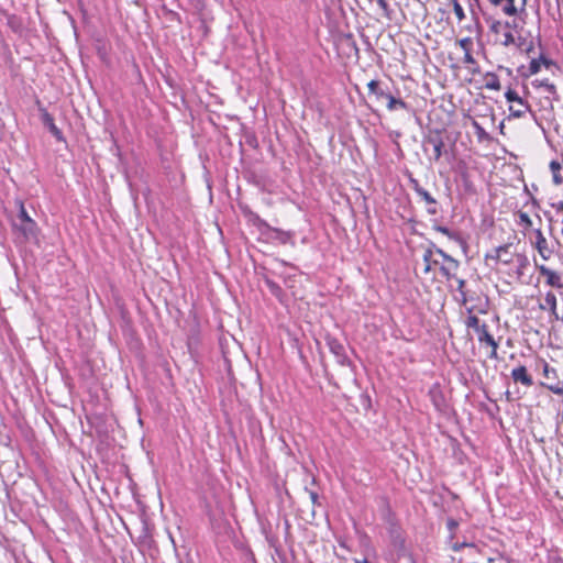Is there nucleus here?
Instances as JSON below:
<instances>
[{
  "instance_id": "f257e3e1",
  "label": "nucleus",
  "mask_w": 563,
  "mask_h": 563,
  "mask_svg": "<svg viewBox=\"0 0 563 563\" xmlns=\"http://www.w3.org/2000/svg\"><path fill=\"white\" fill-rule=\"evenodd\" d=\"M14 227L24 235V238L29 239L35 236L37 233V224L36 222L29 216L24 205L20 203V209L16 216V220L14 222Z\"/></svg>"
},
{
  "instance_id": "f03ea898",
  "label": "nucleus",
  "mask_w": 563,
  "mask_h": 563,
  "mask_svg": "<svg viewBox=\"0 0 563 563\" xmlns=\"http://www.w3.org/2000/svg\"><path fill=\"white\" fill-rule=\"evenodd\" d=\"M505 98L509 103H515L509 107L510 117L514 118H521L523 117L528 111H531L530 104L523 100L517 91L509 88L505 92Z\"/></svg>"
},
{
  "instance_id": "7ed1b4c3",
  "label": "nucleus",
  "mask_w": 563,
  "mask_h": 563,
  "mask_svg": "<svg viewBox=\"0 0 563 563\" xmlns=\"http://www.w3.org/2000/svg\"><path fill=\"white\" fill-rule=\"evenodd\" d=\"M324 341L330 352L335 356L338 364L341 366H347L351 364V361L346 355L345 347L339 339L327 333L324 335Z\"/></svg>"
},
{
  "instance_id": "20e7f679",
  "label": "nucleus",
  "mask_w": 563,
  "mask_h": 563,
  "mask_svg": "<svg viewBox=\"0 0 563 563\" xmlns=\"http://www.w3.org/2000/svg\"><path fill=\"white\" fill-rule=\"evenodd\" d=\"M435 254L440 255L443 260V264L440 265V273L446 279L451 280L455 278V272L460 267V262L446 254L442 249L434 247Z\"/></svg>"
},
{
  "instance_id": "39448f33",
  "label": "nucleus",
  "mask_w": 563,
  "mask_h": 563,
  "mask_svg": "<svg viewBox=\"0 0 563 563\" xmlns=\"http://www.w3.org/2000/svg\"><path fill=\"white\" fill-rule=\"evenodd\" d=\"M477 339L481 345H486L490 347L489 353L487 354L490 360H498V342L494 339V336L488 331V325L486 323L482 324L481 331L477 333Z\"/></svg>"
},
{
  "instance_id": "423d86ee",
  "label": "nucleus",
  "mask_w": 563,
  "mask_h": 563,
  "mask_svg": "<svg viewBox=\"0 0 563 563\" xmlns=\"http://www.w3.org/2000/svg\"><path fill=\"white\" fill-rule=\"evenodd\" d=\"M390 543L396 550L398 558L407 554L406 537L404 531L396 526L389 529Z\"/></svg>"
},
{
  "instance_id": "0eeeda50",
  "label": "nucleus",
  "mask_w": 563,
  "mask_h": 563,
  "mask_svg": "<svg viewBox=\"0 0 563 563\" xmlns=\"http://www.w3.org/2000/svg\"><path fill=\"white\" fill-rule=\"evenodd\" d=\"M428 396L434 406L435 410L445 413L448 410V402L444 394L439 385H433L428 393Z\"/></svg>"
},
{
  "instance_id": "6e6552de",
  "label": "nucleus",
  "mask_w": 563,
  "mask_h": 563,
  "mask_svg": "<svg viewBox=\"0 0 563 563\" xmlns=\"http://www.w3.org/2000/svg\"><path fill=\"white\" fill-rule=\"evenodd\" d=\"M242 213L257 230L264 234L266 230H271V225L262 219L257 213L253 212L247 206L241 207Z\"/></svg>"
},
{
  "instance_id": "1a4fd4ad",
  "label": "nucleus",
  "mask_w": 563,
  "mask_h": 563,
  "mask_svg": "<svg viewBox=\"0 0 563 563\" xmlns=\"http://www.w3.org/2000/svg\"><path fill=\"white\" fill-rule=\"evenodd\" d=\"M242 213L257 230L264 234L266 230H271V225L262 219L257 213L253 212L247 206L241 207Z\"/></svg>"
},
{
  "instance_id": "9d476101",
  "label": "nucleus",
  "mask_w": 563,
  "mask_h": 563,
  "mask_svg": "<svg viewBox=\"0 0 563 563\" xmlns=\"http://www.w3.org/2000/svg\"><path fill=\"white\" fill-rule=\"evenodd\" d=\"M511 247L510 243L499 245L494 249L493 254H487L486 258H492L495 261H500L504 264H510L512 262V255L510 254L509 250Z\"/></svg>"
},
{
  "instance_id": "9b49d317",
  "label": "nucleus",
  "mask_w": 563,
  "mask_h": 563,
  "mask_svg": "<svg viewBox=\"0 0 563 563\" xmlns=\"http://www.w3.org/2000/svg\"><path fill=\"white\" fill-rule=\"evenodd\" d=\"M511 378L515 383H521L527 387L533 385L532 376L528 373L526 366L523 365H520L511 371Z\"/></svg>"
},
{
  "instance_id": "f8f14e48",
  "label": "nucleus",
  "mask_w": 563,
  "mask_h": 563,
  "mask_svg": "<svg viewBox=\"0 0 563 563\" xmlns=\"http://www.w3.org/2000/svg\"><path fill=\"white\" fill-rule=\"evenodd\" d=\"M266 235L268 239L276 240L280 244H287L292 239L294 234L289 231H284L278 228H274L271 225V230H266V232L263 234Z\"/></svg>"
},
{
  "instance_id": "ddd939ff",
  "label": "nucleus",
  "mask_w": 563,
  "mask_h": 563,
  "mask_svg": "<svg viewBox=\"0 0 563 563\" xmlns=\"http://www.w3.org/2000/svg\"><path fill=\"white\" fill-rule=\"evenodd\" d=\"M42 121L43 124L48 129V131L52 133V135L59 142H64V135L60 129L57 128V125L54 122V118L47 112L44 111L42 114Z\"/></svg>"
},
{
  "instance_id": "4468645a",
  "label": "nucleus",
  "mask_w": 563,
  "mask_h": 563,
  "mask_svg": "<svg viewBox=\"0 0 563 563\" xmlns=\"http://www.w3.org/2000/svg\"><path fill=\"white\" fill-rule=\"evenodd\" d=\"M424 143L431 144L434 153V161H439L443 155L444 141L439 132L435 135H430L424 140Z\"/></svg>"
},
{
  "instance_id": "2eb2a0df",
  "label": "nucleus",
  "mask_w": 563,
  "mask_h": 563,
  "mask_svg": "<svg viewBox=\"0 0 563 563\" xmlns=\"http://www.w3.org/2000/svg\"><path fill=\"white\" fill-rule=\"evenodd\" d=\"M539 272H540L541 275L547 277V284L548 285H550L552 287H556V288H562L563 287V283L561 280V276L556 272L548 268L544 265L539 266Z\"/></svg>"
},
{
  "instance_id": "dca6fc26",
  "label": "nucleus",
  "mask_w": 563,
  "mask_h": 563,
  "mask_svg": "<svg viewBox=\"0 0 563 563\" xmlns=\"http://www.w3.org/2000/svg\"><path fill=\"white\" fill-rule=\"evenodd\" d=\"M534 234H536V247H537L539 254L544 260H548L551 255V251L548 247L547 239L544 238V235L540 229H536Z\"/></svg>"
},
{
  "instance_id": "f3484780",
  "label": "nucleus",
  "mask_w": 563,
  "mask_h": 563,
  "mask_svg": "<svg viewBox=\"0 0 563 563\" xmlns=\"http://www.w3.org/2000/svg\"><path fill=\"white\" fill-rule=\"evenodd\" d=\"M387 96L388 97H386L385 99L387 100L386 107H387L388 111H397V110L409 111L410 110L409 104L406 101H404L401 98H396L390 92H388Z\"/></svg>"
},
{
  "instance_id": "a211bd4d",
  "label": "nucleus",
  "mask_w": 563,
  "mask_h": 563,
  "mask_svg": "<svg viewBox=\"0 0 563 563\" xmlns=\"http://www.w3.org/2000/svg\"><path fill=\"white\" fill-rule=\"evenodd\" d=\"M494 7H501L503 12L506 15L512 16L517 14V8L515 0H488Z\"/></svg>"
},
{
  "instance_id": "6ab92c4d",
  "label": "nucleus",
  "mask_w": 563,
  "mask_h": 563,
  "mask_svg": "<svg viewBox=\"0 0 563 563\" xmlns=\"http://www.w3.org/2000/svg\"><path fill=\"white\" fill-rule=\"evenodd\" d=\"M540 309L542 310H550L551 314L558 320L559 314L556 311V297L552 291L547 292L544 302L540 303Z\"/></svg>"
},
{
  "instance_id": "aec40b11",
  "label": "nucleus",
  "mask_w": 563,
  "mask_h": 563,
  "mask_svg": "<svg viewBox=\"0 0 563 563\" xmlns=\"http://www.w3.org/2000/svg\"><path fill=\"white\" fill-rule=\"evenodd\" d=\"M369 95L374 96L377 101L385 99L388 97V91L383 89L380 82L378 80H371L367 84Z\"/></svg>"
},
{
  "instance_id": "412c9836",
  "label": "nucleus",
  "mask_w": 563,
  "mask_h": 563,
  "mask_svg": "<svg viewBox=\"0 0 563 563\" xmlns=\"http://www.w3.org/2000/svg\"><path fill=\"white\" fill-rule=\"evenodd\" d=\"M434 247H435V245L432 244V246L428 247L423 253L422 258H423V262L426 263V267H424L423 272L426 274H428L432 269L433 266H438L440 264L438 260L433 258V254L435 253Z\"/></svg>"
},
{
  "instance_id": "4be33fe9",
  "label": "nucleus",
  "mask_w": 563,
  "mask_h": 563,
  "mask_svg": "<svg viewBox=\"0 0 563 563\" xmlns=\"http://www.w3.org/2000/svg\"><path fill=\"white\" fill-rule=\"evenodd\" d=\"M549 168L552 173V180L555 186H561L563 184V176L561 175L560 170L562 168L561 163L558 161H551L549 164Z\"/></svg>"
},
{
  "instance_id": "5701e85b",
  "label": "nucleus",
  "mask_w": 563,
  "mask_h": 563,
  "mask_svg": "<svg viewBox=\"0 0 563 563\" xmlns=\"http://www.w3.org/2000/svg\"><path fill=\"white\" fill-rule=\"evenodd\" d=\"M485 88L489 90H500V80L496 74L487 73L485 75Z\"/></svg>"
},
{
  "instance_id": "b1692460",
  "label": "nucleus",
  "mask_w": 563,
  "mask_h": 563,
  "mask_svg": "<svg viewBox=\"0 0 563 563\" xmlns=\"http://www.w3.org/2000/svg\"><path fill=\"white\" fill-rule=\"evenodd\" d=\"M264 282L273 296L280 298L284 295L282 287L276 282L268 277H265Z\"/></svg>"
},
{
  "instance_id": "393cba45",
  "label": "nucleus",
  "mask_w": 563,
  "mask_h": 563,
  "mask_svg": "<svg viewBox=\"0 0 563 563\" xmlns=\"http://www.w3.org/2000/svg\"><path fill=\"white\" fill-rule=\"evenodd\" d=\"M541 63H543L545 66H549L552 64L551 60L547 59L545 57L541 56L539 59H536L533 58L531 62H530V65H529V70H530V74H537L539 70H540V67H541Z\"/></svg>"
},
{
  "instance_id": "a878e982",
  "label": "nucleus",
  "mask_w": 563,
  "mask_h": 563,
  "mask_svg": "<svg viewBox=\"0 0 563 563\" xmlns=\"http://www.w3.org/2000/svg\"><path fill=\"white\" fill-rule=\"evenodd\" d=\"M434 229L438 232L446 235L449 239L463 243V239L460 236V234L452 232L449 228L442 227V225H437Z\"/></svg>"
},
{
  "instance_id": "bb28decb",
  "label": "nucleus",
  "mask_w": 563,
  "mask_h": 563,
  "mask_svg": "<svg viewBox=\"0 0 563 563\" xmlns=\"http://www.w3.org/2000/svg\"><path fill=\"white\" fill-rule=\"evenodd\" d=\"M463 63L472 66V68H471L472 74L479 73V67L477 65V62L475 60V58L472 55V51L464 53Z\"/></svg>"
},
{
  "instance_id": "cd10ccee",
  "label": "nucleus",
  "mask_w": 563,
  "mask_h": 563,
  "mask_svg": "<svg viewBox=\"0 0 563 563\" xmlns=\"http://www.w3.org/2000/svg\"><path fill=\"white\" fill-rule=\"evenodd\" d=\"M532 84L536 87L544 88V90L551 95H554L556 92V88H555L554 84L550 82L548 79H543V80L537 79Z\"/></svg>"
},
{
  "instance_id": "c85d7f7f",
  "label": "nucleus",
  "mask_w": 563,
  "mask_h": 563,
  "mask_svg": "<svg viewBox=\"0 0 563 563\" xmlns=\"http://www.w3.org/2000/svg\"><path fill=\"white\" fill-rule=\"evenodd\" d=\"M467 328L473 329L476 333L481 331L482 324L478 317L475 314H470L465 321Z\"/></svg>"
},
{
  "instance_id": "c756f323",
  "label": "nucleus",
  "mask_w": 563,
  "mask_h": 563,
  "mask_svg": "<svg viewBox=\"0 0 563 563\" xmlns=\"http://www.w3.org/2000/svg\"><path fill=\"white\" fill-rule=\"evenodd\" d=\"M517 216L519 218V221L517 223L523 227L525 230H528L532 227V220L530 219L528 213L523 211H518Z\"/></svg>"
},
{
  "instance_id": "7c9ffc66",
  "label": "nucleus",
  "mask_w": 563,
  "mask_h": 563,
  "mask_svg": "<svg viewBox=\"0 0 563 563\" xmlns=\"http://www.w3.org/2000/svg\"><path fill=\"white\" fill-rule=\"evenodd\" d=\"M417 195L427 203V205H437V200L422 187Z\"/></svg>"
},
{
  "instance_id": "2f4dec72",
  "label": "nucleus",
  "mask_w": 563,
  "mask_h": 563,
  "mask_svg": "<svg viewBox=\"0 0 563 563\" xmlns=\"http://www.w3.org/2000/svg\"><path fill=\"white\" fill-rule=\"evenodd\" d=\"M550 391L556 395H563V382L556 384H543Z\"/></svg>"
},
{
  "instance_id": "473e14b6",
  "label": "nucleus",
  "mask_w": 563,
  "mask_h": 563,
  "mask_svg": "<svg viewBox=\"0 0 563 563\" xmlns=\"http://www.w3.org/2000/svg\"><path fill=\"white\" fill-rule=\"evenodd\" d=\"M452 2H453V11H454L459 22L463 21L465 19V13H464L462 5L460 4L459 1H452Z\"/></svg>"
},
{
  "instance_id": "72a5a7b5",
  "label": "nucleus",
  "mask_w": 563,
  "mask_h": 563,
  "mask_svg": "<svg viewBox=\"0 0 563 563\" xmlns=\"http://www.w3.org/2000/svg\"><path fill=\"white\" fill-rule=\"evenodd\" d=\"M379 8L383 10L384 15L387 19L391 18L393 10L390 9L388 2L386 0H376Z\"/></svg>"
},
{
  "instance_id": "f704fd0d",
  "label": "nucleus",
  "mask_w": 563,
  "mask_h": 563,
  "mask_svg": "<svg viewBox=\"0 0 563 563\" xmlns=\"http://www.w3.org/2000/svg\"><path fill=\"white\" fill-rule=\"evenodd\" d=\"M489 22V30L495 34H499L503 29V23L497 20L486 19Z\"/></svg>"
},
{
  "instance_id": "c9c22d12",
  "label": "nucleus",
  "mask_w": 563,
  "mask_h": 563,
  "mask_svg": "<svg viewBox=\"0 0 563 563\" xmlns=\"http://www.w3.org/2000/svg\"><path fill=\"white\" fill-rule=\"evenodd\" d=\"M454 279L457 282V291L461 295L462 302L465 303L466 302V292H465L464 288H465L466 282L464 279L456 278V277Z\"/></svg>"
},
{
  "instance_id": "e433bc0d",
  "label": "nucleus",
  "mask_w": 563,
  "mask_h": 563,
  "mask_svg": "<svg viewBox=\"0 0 563 563\" xmlns=\"http://www.w3.org/2000/svg\"><path fill=\"white\" fill-rule=\"evenodd\" d=\"M459 45L464 51V53L471 52L472 46H473V41L471 37H464L459 41Z\"/></svg>"
},
{
  "instance_id": "4c0bfd02",
  "label": "nucleus",
  "mask_w": 563,
  "mask_h": 563,
  "mask_svg": "<svg viewBox=\"0 0 563 563\" xmlns=\"http://www.w3.org/2000/svg\"><path fill=\"white\" fill-rule=\"evenodd\" d=\"M245 143L252 148H256L258 146L257 137L254 133L245 134Z\"/></svg>"
},
{
  "instance_id": "58836bf2",
  "label": "nucleus",
  "mask_w": 563,
  "mask_h": 563,
  "mask_svg": "<svg viewBox=\"0 0 563 563\" xmlns=\"http://www.w3.org/2000/svg\"><path fill=\"white\" fill-rule=\"evenodd\" d=\"M500 43L504 45V46H509L511 44L515 43V37L512 35L511 32L507 31L503 34V40L500 41Z\"/></svg>"
},
{
  "instance_id": "ea45409f",
  "label": "nucleus",
  "mask_w": 563,
  "mask_h": 563,
  "mask_svg": "<svg viewBox=\"0 0 563 563\" xmlns=\"http://www.w3.org/2000/svg\"><path fill=\"white\" fill-rule=\"evenodd\" d=\"M409 184L416 194L422 188L418 179H416L411 174L409 175Z\"/></svg>"
},
{
  "instance_id": "a19ab883",
  "label": "nucleus",
  "mask_w": 563,
  "mask_h": 563,
  "mask_svg": "<svg viewBox=\"0 0 563 563\" xmlns=\"http://www.w3.org/2000/svg\"><path fill=\"white\" fill-rule=\"evenodd\" d=\"M464 547H474V545H473V544H471V543H466V542H462V543L456 542V543H454V544L452 545V550H453V551H455V552H459V551H461Z\"/></svg>"
},
{
  "instance_id": "79ce46f5",
  "label": "nucleus",
  "mask_w": 563,
  "mask_h": 563,
  "mask_svg": "<svg viewBox=\"0 0 563 563\" xmlns=\"http://www.w3.org/2000/svg\"><path fill=\"white\" fill-rule=\"evenodd\" d=\"M474 126L476 129V134L478 135L479 139L486 136L485 130L477 122H474Z\"/></svg>"
},
{
  "instance_id": "37998d69",
  "label": "nucleus",
  "mask_w": 563,
  "mask_h": 563,
  "mask_svg": "<svg viewBox=\"0 0 563 563\" xmlns=\"http://www.w3.org/2000/svg\"><path fill=\"white\" fill-rule=\"evenodd\" d=\"M446 527L450 531H454L457 528V521L454 519H449L446 522Z\"/></svg>"
},
{
  "instance_id": "c03bdc74",
  "label": "nucleus",
  "mask_w": 563,
  "mask_h": 563,
  "mask_svg": "<svg viewBox=\"0 0 563 563\" xmlns=\"http://www.w3.org/2000/svg\"><path fill=\"white\" fill-rule=\"evenodd\" d=\"M427 212L431 216H435L438 213L437 205H429Z\"/></svg>"
},
{
  "instance_id": "a18cd8bd",
  "label": "nucleus",
  "mask_w": 563,
  "mask_h": 563,
  "mask_svg": "<svg viewBox=\"0 0 563 563\" xmlns=\"http://www.w3.org/2000/svg\"><path fill=\"white\" fill-rule=\"evenodd\" d=\"M309 496H310L312 504H316L319 498L318 494L316 492L310 490Z\"/></svg>"
},
{
  "instance_id": "49530a36",
  "label": "nucleus",
  "mask_w": 563,
  "mask_h": 563,
  "mask_svg": "<svg viewBox=\"0 0 563 563\" xmlns=\"http://www.w3.org/2000/svg\"><path fill=\"white\" fill-rule=\"evenodd\" d=\"M558 211L563 212V201H559L556 205H554Z\"/></svg>"
},
{
  "instance_id": "de8ad7c7",
  "label": "nucleus",
  "mask_w": 563,
  "mask_h": 563,
  "mask_svg": "<svg viewBox=\"0 0 563 563\" xmlns=\"http://www.w3.org/2000/svg\"><path fill=\"white\" fill-rule=\"evenodd\" d=\"M518 260H519V262H520V264H521L522 266H523V265L526 264V262H527V258H526V256H523V255H518Z\"/></svg>"
},
{
  "instance_id": "09e8293b",
  "label": "nucleus",
  "mask_w": 563,
  "mask_h": 563,
  "mask_svg": "<svg viewBox=\"0 0 563 563\" xmlns=\"http://www.w3.org/2000/svg\"><path fill=\"white\" fill-rule=\"evenodd\" d=\"M355 563H369L367 559L355 560Z\"/></svg>"
},
{
  "instance_id": "8fccbe9b",
  "label": "nucleus",
  "mask_w": 563,
  "mask_h": 563,
  "mask_svg": "<svg viewBox=\"0 0 563 563\" xmlns=\"http://www.w3.org/2000/svg\"><path fill=\"white\" fill-rule=\"evenodd\" d=\"M526 3V0H523V4Z\"/></svg>"
},
{
  "instance_id": "3c124183",
  "label": "nucleus",
  "mask_w": 563,
  "mask_h": 563,
  "mask_svg": "<svg viewBox=\"0 0 563 563\" xmlns=\"http://www.w3.org/2000/svg\"><path fill=\"white\" fill-rule=\"evenodd\" d=\"M489 562H492V560H489Z\"/></svg>"
}]
</instances>
